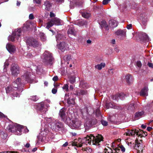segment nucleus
Wrapping results in <instances>:
<instances>
[{
	"instance_id": "obj_1",
	"label": "nucleus",
	"mask_w": 153,
	"mask_h": 153,
	"mask_svg": "<svg viewBox=\"0 0 153 153\" xmlns=\"http://www.w3.org/2000/svg\"><path fill=\"white\" fill-rule=\"evenodd\" d=\"M103 137L101 135L98 134L96 137L93 135L90 136L88 135L87 137L83 139L82 140L81 138L78 139H75L72 142V145L77 147H81L82 146V142H85L86 144H88L91 145H98L99 143L102 140Z\"/></svg>"
},
{
	"instance_id": "obj_2",
	"label": "nucleus",
	"mask_w": 153,
	"mask_h": 153,
	"mask_svg": "<svg viewBox=\"0 0 153 153\" xmlns=\"http://www.w3.org/2000/svg\"><path fill=\"white\" fill-rule=\"evenodd\" d=\"M142 140L137 139L135 141L134 146V149L137 150V153H140L142 152L143 149V146L142 144Z\"/></svg>"
},
{
	"instance_id": "obj_3",
	"label": "nucleus",
	"mask_w": 153,
	"mask_h": 153,
	"mask_svg": "<svg viewBox=\"0 0 153 153\" xmlns=\"http://www.w3.org/2000/svg\"><path fill=\"white\" fill-rule=\"evenodd\" d=\"M24 128V127L21 125L17 124L14 128L13 127L10 129V131L15 133V134L20 135L22 134V130Z\"/></svg>"
},
{
	"instance_id": "obj_4",
	"label": "nucleus",
	"mask_w": 153,
	"mask_h": 153,
	"mask_svg": "<svg viewBox=\"0 0 153 153\" xmlns=\"http://www.w3.org/2000/svg\"><path fill=\"white\" fill-rule=\"evenodd\" d=\"M20 30L18 29L13 32L12 36H10L9 37V40L12 42H13L16 39H18L20 36Z\"/></svg>"
},
{
	"instance_id": "obj_5",
	"label": "nucleus",
	"mask_w": 153,
	"mask_h": 153,
	"mask_svg": "<svg viewBox=\"0 0 153 153\" xmlns=\"http://www.w3.org/2000/svg\"><path fill=\"white\" fill-rule=\"evenodd\" d=\"M6 48L10 53H15L16 50V47L14 45L10 43L7 44Z\"/></svg>"
},
{
	"instance_id": "obj_6",
	"label": "nucleus",
	"mask_w": 153,
	"mask_h": 153,
	"mask_svg": "<svg viewBox=\"0 0 153 153\" xmlns=\"http://www.w3.org/2000/svg\"><path fill=\"white\" fill-rule=\"evenodd\" d=\"M27 45L33 47H37L39 45V42L37 40L34 39L27 40Z\"/></svg>"
},
{
	"instance_id": "obj_7",
	"label": "nucleus",
	"mask_w": 153,
	"mask_h": 153,
	"mask_svg": "<svg viewBox=\"0 0 153 153\" xmlns=\"http://www.w3.org/2000/svg\"><path fill=\"white\" fill-rule=\"evenodd\" d=\"M126 135H133L135 134L137 135H139L140 133L139 132V131L138 130L133 129L131 130H128L127 132L125 133Z\"/></svg>"
},
{
	"instance_id": "obj_8",
	"label": "nucleus",
	"mask_w": 153,
	"mask_h": 153,
	"mask_svg": "<svg viewBox=\"0 0 153 153\" xmlns=\"http://www.w3.org/2000/svg\"><path fill=\"white\" fill-rule=\"evenodd\" d=\"M58 48L62 51H64L68 48L67 44L65 42H62L58 45Z\"/></svg>"
},
{
	"instance_id": "obj_9",
	"label": "nucleus",
	"mask_w": 153,
	"mask_h": 153,
	"mask_svg": "<svg viewBox=\"0 0 153 153\" xmlns=\"http://www.w3.org/2000/svg\"><path fill=\"white\" fill-rule=\"evenodd\" d=\"M12 75L13 76H16L19 73V68L16 66H12L11 68Z\"/></svg>"
},
{
	"instance_id": "obj_10",
	"label": "nucleus",
	"mask_w": 153,
	"mask_h": 153,
	"mask_svg": "<svg viewBox=\"0 0 153 153\" xmlns=\"http://www.w3.org/2000/svg\"><path fill=\"white\" fill-rule=\"evenodd\" d=\"M71 122V125L75 128H78L81 126V122L77 120H72Z\"/></svg>"
},
{
	"instance_id": "obj_11",
	"label": "nucleus",
	"mask_w": 153,
	"mask_h": 153,
	"mask_svg": "<svg viewBox=\"0 0 153 153\" xmlns=\"http://www.w3.org/2000/svg\"><path fill=\"white\" fill-rule=\"evenodd\" d=\"M31 74L28 72L26 73L23 76V79L25 80V81L27 82L31 83L32 80L30 78Z\"/></svg>"
},
{
	"instance_id": "obj_12",
	"label": "nucleus",
	"mask_w": 153,
	"mask_h": 153,
	"mask_svg": "<svg viewBox=\"0 0 153 153\" xmlns=\"http://www.w3.org/2000/svg\"><path fill=\"white\" fill-rule=\"evenodd\" d=\"M45 59L47 61H51L52 59V55L48 51H46L43 54Z\"/></svg>"
},
{
	"instance_id": "obj_13",
	"label": "nucleus",
	"mask_w": 153,
	"mask_h": 153,
	"mask_svg": "<svg viewBox=\"0 0 153 153\" xmlns=\"http://www.w3.org/2000/svg\"><path fill=\"white\" fill-rule=\"evenodd\" d=\"M148 87L147 86L144 87L141 90L140 92V95L142 96H146L148 95Z\"/></svg>"
},
{
	"instance_id": "obj_14",
	"label": "nucleus",
	"mask_w": 153,
	"mask_h": 153,
	"mask_svg": "<svg viewBox=\"0 0 153 153\" xmlns=\"http://www.w3.org/2000/svg\"><path fill=\"white\" fill-rule=\"evenodd\" d=\"M118 25V23L116 21L114 20H111L109 21V27L114 28L116 27Z\"/></svg>"
},
{
	"instance_id": "obj_15",
	"label": "nucleus",
	"mask_w": 153,
	"mask_h": 153,
	"mask_svg": "<svg viewBox=\"0 0 153 153\" xmlns=\"http://www.w3.org/2000/svg\"><path fill=\"white\" fill-rule=\"evenodd\" d=\"M126 29L119 30L115 33L116 34L118 35H120L122 36L126 37Z\"/></svg>"
},
{
	"instance_id": "obj_16",
	"label": "nucleus",
	"mask_w": 153,
	"mask_h": 153,
	"mask_svg": "<svg viewBox=\"0 0 153 153\" xmlns=\"http://www.w3.org/2000/svg\"><path fill=\"white\" fill-rule=\"evenodd\" d=\"M120 149L123 152H125V148L122 145H119L117 148H115L114 150L115 151V152L117 153H118Z\"/></svg>"
},
{
	"instance_id": "obj_17",
	"label": "nucleus",
	"mask_w": 153,
	"mask_h": 153,
	"mask_svg": "<svg viewBox=\"0 0 153 153\" xmlns=\"http://www.w3.org/2000/svg\"><path fill=\"white\" fill-rule=\"evenodd\" d=\"M105 66V64L104 62H102L100 64H97L95 66V68L98 70H101L104 68Z\"/></svg>"
},
{
	"instance_id": "obj_18",
	"label": "nucleus",
	"mask_w": 153,
	"mask_h": 153,
	"mask_svg": "<svg viewBox=\"0 0 153 153\" xmlns=\"http://www.w3.org/2000/svg\"><path fill=\"white\" fill-rule=\"evenodd\" d=\"M144 112L143 111L136 113L134 116L135 119L137 120L139 119L144 114Z\"/></svg>"
},
{
	"instance_id": "obj_19",
	"label": "nucleus",
	"mask_w": 153,
	"mask_h": 153,
	"mask_svg": "<svg viewBox=\"0 0 153 153\" xmlns=\"http://www.w3.org/2000/svg\"><path fill=\"white\" fill-rule=\"evenodd\" d=\"M46 24L47 26L46 27L48 29H49L52 26L54 25L53 21V19L48 21L47 23Z\"/></svg>"
},
{
	"instance_id": "obj_20",
	"label": "nucleus",
	"mask_w": 153,
	"mask_h": 153,
	"mask_svg": "<svg viewBox=\"0 0 153 153\" xmlns=\"http://www.w3.org/2000/svg\"><path fill=\"white\" fill-rule=\"evenodd\" d=\"M71 115H69L68 116V117H67L65 118H65L63 120L64 121L66 122L68 124H70L71 123Z\"/></svg>"
},
{
	"instance_id": "obj_21",
	"label": "nucleus",
	"mask_w": 153,
	"mask_h": 153,
	"mask_svg": "<svg viewBox=\"0 0 153 153\" xmlns=\"http://www.w3.org/2000/svg\"><path fill=\"white\" fill-rule=\"evenodd\" d=\"M53 21L54 24H55L56 25H59L61 24V21L59 19L56 18H55L53 19Z\"/></svg>"
},
{
	"instance_id": "obj_22",
	"label": "nucleus",
	"mask_w": 153,
	"mask_h": 153,
	"mask_svg": "<svg viewBox=\"0 0 153 153\" xmlns=\"http://www.w3.org/2000/svg\"><path fill=\"white\" fill-rule=\"evenodd\" d=\"M59 115L63 120L65 118V116L64 109H61L60 110Z\"/></svg>"
},
{
	"instance_id": "obj_23",
	"label": "nucleus",
	"mask_w": 153,
	"mask_h": 153,
	"mask_svg": "<svg viewBox=\"0 0 153 153\" xmlns=\"http://www.w3.org/2000/svg\"><path fill=\"white\" fill-rule=\"evenodd\" d=\"M86 93V92L82 90H79L77 91V95H82L85 94Z\"/></svg>"
},
{
	"instance_id": "obj_24",
	"label": "nucleus",
	"mask_w": 153,
	"mask_h": 153,
	"mask_svg": "<svg viewBox=\"0 0 153 153\" xmlns=\"http://www.w3.org/2000/svg\"><path fill=\"white\" fill-rule=\"evenodd\" d=\"M82 16L85 18H88L91 16V14L90 13L87 12H84L82 13Z\"/></svg>"
},
{
	"instance_id": "obj_25",
	"label": "nucleus",
	"mask_w": 153,
	"mask_h": 153,
	"mask_svg": "<svg viewBox=\"0 0 153 153\" xmlns=\"http://www.w3.org/2000/svg\"><path fill=\"white\" fill-rule=\"evenodd\" d=\"M104 153H113L112 150L110 148L108 147L105 148L104 151Z\"/></svg>"
},
{
	"instance_id": "obj_26",
	"label": "nucleus",
	"mask_w": 153,
	"mask_h": 153,
	"mask_svg": "<svg viewBox=\"0 0 153 153\" xmlns=\"http://www.w3.org/2000/svg\"><path fill=\"white\" fill-rule=\"evenodd\" d=\"M68 32V34H70L74 35L75 34V30L73 28H71L69 29Z\"/></svg>"
},
{
	"instance_id": "obj_27",
	"label": "nucleus",
	"mask_w": 153,
	"mask_h": 153,
	"mask_svg": "<svg viewBox=\"0 0 153 153\" xmlns=\"http://www.w3.org/2000/svg\"><path fill=\"white\" fill-rule=\"evenodd\" d=\"M109 107L110 108L115 109L119 108V107L114 104H112L111 103H109Z\"/></svg>"
},
{
	"instance_id": "obj_28",
	"label": "nucleus",
	"mask_w": 153,
	"mask_h": 153,
	"mask_svg": "<svg viewBox=\"0 0 153 153\" xmlns=\"http://www.w3.org/2000/svg\"><path fill=\"white\" fill-rule=\"evenodd\" d=\"M64 59H65L66 60L69 61H72V60L71 56L70 55H67L65 57Z\"/></svg>"
},
{
	"instance_id": "obj_29",
	"label": "nucleus",
	"mask_w": 153,
	"mask_h": 153,
	"mask_svg": "<svg viewBox=\"0 0 153 153\" xmlns=\"http://www.w3.org/2000/svg\"><path fill=\"white\" fill-rule=\"evenodd\" d=\"M67 103L69 104H74L75 103L74 100V99H71L70 100V99H68L67 100Z\"/></svg>"
},
{
	"instance_id": "obj_30",
	"label": "nucleus",
	"mask_w": 153,
	"mask_h": 153,
	"mask_svg": "<svg viewBox=\"0 0 153 153\" xmlns=\"http://www.w3.org/2000/svg\"><path fill=\"white\" fill-rule=\"evenodd\" d=\"M131 76L130 75H127L125 76V79L126 81L129 83V80L130 79Z\"/></svg>"
},
{
	"instance_id": "obj_31",
	"label": "nucleus",
	"mask_w": 153,
	"mask_h": 153,
	"mask_svg": "<svg viewBox=\"0 0 153 153\" xmlns=\"http://www.w3.org/2000/svg\"><path fill=\"white\" fill-rule=\"evenodd\" d=\"M135 106L134 104H131L128 107V109L130 110H133L134 108H135Z\"/></svg>"
},
{
	"instance_id": "obj_32",
	"label": "nucleus",
	"mask_w": 153,
	"mask_h": 153,
	"mask_svg": "<svg viewBox=\"0 0 153 153\" xmlns=\"http://www.w3.org/2000/svg\"><path fill=\"white\" fill-rule=\"evenodd\" d=\"M62 88L66 91H68V86L67 84L65 85Z\"/></svg>"
},
{
	"instance_id": "obj_33",
	"label": "nucleus",
	"mask_w": 153,
	"mask_h": 153,
	"mask_svg": "<svg viewBox=\"0 0 153 153\" xmlns=\"http://www.w3.org/2000/svg\"><path fill=\"white\" fill-rule=\"evenodd\" d=\"M21 81V79H20L18 78L15 81V82H14L13 83V85H14V84L15 83H16L17 84V85H19V83Z\"/></svg>"
},
{
	"instance_id": "obj_34",
	"label": "nucleus",
	"mask_w": 153,
	"mask_h": 153,
	"mask_svg": "<svg viewBox=\"0 0 153 153\" xmlns=\"http://www.w3.org/2000/svg\"><path fill=\"white\" fill-rule=\"evenodd\" d=\"M31 99L33 101H36L38 99V98L36 96H34L31 97Z\"/></svg>"
},
{
	"instance_id": "obj_35",
	"label": "nucleus",
	"mask_w": 153,
	"mask_h": 153,
	"mask_svg": "<svg viewBox=\"0 0 153 153\" xmlns=\"http://www.w3.org/2000/svg\"><path fill=\"white\" fill-rule=\"evenodd\" d=\"M111 0H103L102 1V4L106 5L108 4Z\"/></svg>"
},
{
	"instance_id": "obj_36",
	"label": "nucleus",
	"mask_w": 153,
	"mask_h": 153,
	"mask_svg": "<svg viewBox=\"0 0 153 153\" xmlns=\"http://www.w3.org/2000/svg\"><path fill=\"white\" fill-rule=\"evenodd\" d=\"M103 24L102 25V26L105 28H106V29L108 30V26L107 25V24H106V23L105 22L103 21Z\"/></svg>"
},
{
	"instance_id": "obj_37",
	"label": "nucleus",
	"mask_w": 153,
	"mask_h": 153,
	"mask_svg": "<svg viewBox=\"0 0 153 153\" xmlns=\"http://www.w3.org/2000/svg\"><path fill=\"white\" fill-rule=\"evenodd\" d=\"M101 123L102 125L104 126H106L108 124L107 122L105 120H102L101 121Z\"/></svg>"
},
{
	"instance_id": "obj_38",
	"label": "nucleus",
	"mask_w": 153,
	"mask_h": 153,
	"mask_svg": "<svg viewBox=\"0 0 153 153\" xmlns=\"http://www.w3.org/2000/svg\"><path fill=\"white\" fill-rule=\"evenodd\" d=\"M137 65L140 68L142 66V63L140 61H137Z\"/></svg>"
},
{
	"instance_id": "obj_39",
	"label": "nucleus",
	"mask_w": 153,
	"mask_h": 153,
	"mask_svg": "<svg viewBox=\"0 0 153 153\" xmlns=\"http://www.w3.org/2000/svg\"><path fill=\"white\" fill-rule=\"evenodd\" d=\"M3 133L1 135V137L3 138L4 139L5 138H6L7 137V135L6 134H4V135H3Z\"/></svg>"
},
{
	"instance_id": "obj_40",
	"label": "nucleus",
	"mask_w": 153,
	"mask_h": 153,
	"mask_svg": "<svg viewBox=\"0 0 153 153\" xmlns=\"http://www.w3.org/2000/svg\"><path fill=\"white\" fill-rule=\"evenodd\" d=\"M11 87H8L6 88V90L7 93H8L10 90Z\"/></svg>"
},
{
	"instance_id": "obj_41",
	"label": "nucleus",
	"mask_w": 153,
	"mask_h": 153,
	"mask_svg": "<svg viewBox=\"0 0 153 153\" xmlns=\"http://www.w3.org/2000/svg\"><path fill=\"white\" fill-rule=\"evenodd\" d=\"M57 91V90L56 89L53 88L52 89V91L53 94H56Z\"/></svg>"
},
{
	"instance_id": "obj_42",
	"label": "nucleus",
	"mask_w": 153,
	"mask_h": 153,
	"mask_svg": "<svg viewBox=\"0 0 153 153\" xmlns=\"http://www.w3.org/2000/svg\"><path fill=\"white\" fill-rule=\"evenodd\" d=\"M41 0H33V2L37 4H40Z\"/></svg>"
},
{
	"instance_id": "obj_43",
	"label": "nucleus",
	"mask_w": 153,
	"mask_h": 153,
	"mask_svg": "<svg viewBox=\"0 0 153 153\" xmlns=\"http://www.w3.org/2000/svg\"><path fill=\"white\" fill-rule=\"evenodd\" d=\"M56 126L58 128H60L61 126V124L60 123H57L56 124Z\"/></svg>"
},
{
	"instance_id": "obj_44",
	"label": "nucleus",
	"mask_w": 153,
	"mask_h": 153,
	"mask_svg": "<svg viewBox=\"0 0 153 153\" xmlns=\"http://www.w3.org/2000/svg\"><path fill=\"white\" fill-rule=\"evenodd\" d=\"M58 80V77L57 76H54L53 78V80L54 81H56Z\"/></svg>"
},
{
	"instance_id": "obj_45",
	"label": "nucleus",
	"mask_w": 153,
	"mask_h": 153,
	"mask_svg": "<svg viewBox=\"0 0 153 153\" xmlns=\"http://www.w3.org/2000/svg\"><path fill=\"white\" fill-rule=\"evenodd\" d=\"M29 18L30 19H34V16L33 14H31L29 15Z\"/></svg>"
},
{
	"instance_id": "obj_46",
	"label": "nucleus",
	"mask_w": 153,
	"mask_h": 153,
	"mask_svg": "<svg viewBox=\"0 0 153 153\" xmlns=\"http://www.w3.org/2000/svg\"><path fill=\"white\" fill-rule=\"evenodd\" d=\"M131 27L132 25L131 24L128 25L127 26V28L128 29H131Z\"/></svg>"
},
{
	"instance_id": "obj_47",
	"label": "nucleus",
	"mask_w": 153,
	"mask_h": 153,
	"mask_svg": "<svg viewBox=\"0 0 153 153\" xmlns=\"http://www.w3.org/2000/svg\"><path fill=\"white\" fill-rule=\"evenodd\" d=\"M4 117V115L2 113L0 112V118H2Z\"/></svg>"
},
{
	"instance_id": "obj_48",
	"label": "nucleus",
	"mask_w": 153,
	"mask_h": 153,
	"mask_svg": "<svg viewBox=\"0 0 153 153\" xmlns=\"http://www.w3.org/2000/svg\"><path fill=\"white\" fill-rule=\"evenodd\" d=\"M148 65L149 66L150 68H153V64L151 63H149L148 64Z\"/></svg>"
},
{
	"instance_id": "obj_49",
	"label": "nucleus",
	"mask_w": 153,
	"mask_h": 153,
	"mask_svg": "<svg viewBox=\"0 0 153 153\" xmlns=\"http://www.w3.org/2000/svg\"><path fill=\"white\" fill-rule=\"evenodd\" d=\"M127 145L129 146H130V147H131V144H132V143L131 142H127Z\"/></svg>"
},
{
	"instance_id": "obj_50",
	"label": "nucleus",
	"mask_w": 153,
	"mask_h": 153,
	"mask_svg": "<svg viewBox=\"0 0 153 153\" xmlns=\"http://www.w3.org/2000/svg\"><path fill=\"white\" fill-rule=\"evenodd\" d=\"M147 130L148 131H150L151 130H152V128L151 127H148L147 128Z\"/></svg>"
},
{
	"instance_id": "obj_51",
	"label": "nucleus",
	"mask_w": 153,
	"mask_h": 153,
	"mask_svg": "<svg viewBox=\"0 0 153 153\" xmlns=\"http://www.w3.org/2000/svg\"><path fill=\"white\" fill-rule=\"evenodd\" d=\"M50 16L51 17H54L55 16V15L52 12H51L50 14Z\"/></svg>"
},
{
	"instance_id": "obj_52",
	"label": "nucleus",
	"mask_w": 153,
	"mask_h": 153,
	"mask_svg": "<svg viewBox=\"0 0 153 153\" xmlns=\"http://www.w3.org/2000/svg\"><path fill=\"white\" fill-rule=\"evenodd\" d=\"M115 40L114 39H113L111 41V43L113 44H115Z\"/></svg>"
},
{
	"instance_id": "obj_53",
	"label": "nucleus",
	"mask_w": 153,
	"mask_h": 153,
	"mask_svg": "<svg viewBox=\"0 0 153 153\" xmlns=\"http://www.w3.org/2000/svg\"><path fill=\"white\" fill-rule=\"evenodd\" d=\"M8 0H0V3H2L5 1H7Z\"/></svg>"
},
{
	"instance_id": "obj_54",
	"label": "nucleus",
	"mask_w": 153,
	"mask_h": 153,
	"mask_svg": "<svg viewBox=\"0 0 153 153\" xmlns=\"http://www.w3.org/2000/svg\"><path fill=\"white\" fill-rule=\"evenodd\" d=\"M68 143L67 142H66L65 143H64V144H63V146L64 147H65L68 146Z\"/></svg>"
},
{
	"instance_id": "obj_55",
	"label": "nucleus",
	"mask_w": 153,
	"mask_h": 153,
	"mask_svg": "<svg viewBox=\"0 0 153 153\" xmlns=\"http://www.w3.org/2000/svg\"><path fill=\"white\" fill-rule=\"evenodd\" d=\"M30 146V144L28 143H27L25 145V147L27 148H28Z\"/></svg>"
},
{
	"instance_id": "obj_56",
	"label": "nucleus",
	"mask_w": 153,
	"mask_h": 153,
	"mask_svg": "<svg viewBox=\"0 0 153 153\" xmlns=\"http://www.w3.org/2000/svg\"><path fill=\"white\" fill-rule=\"evenodd\" d=\"M87 42L88 44H91V41L90 40H87Z\"/></svg>"
},
{
	"instance_id": "obj_57",
	"label": "nucleus",
	"mask_w": 153,
	"mask_h": 153,
	"mask_svg": "<svg viewBox=\"0 0 153 153\" xmlns=\"http://www.w3.org/2000/svg\"><path fill=\"white\" fill-rule=\"evenodd\" d=\"M141 126L143 128H146V126L144 125H142Z\"/></svg>"
},
{
	"instance_id": "obj_58",
	"label": "nucleus",
	"mask_w": 153,
	"mask_h": 153,
	"mask_svg": "<svg viewBox=\"0 0 153 153\" xmlns=\"http://www.w3.org/2000/svg\"><path fill=\"white\" fill-rule=\"evenodd\" d=\"M37 149V148H34L33 150H32V151L33 152H35V151H36Z\"/></svg>"
},
{
	"instance_id": "obj_59",
	"label": "nucleus",
	"mask_w": 153,
	"mask_h": 153,
	"mask_svg": "<svg viewBox=\"0 0 153 153\" xmlns=\"http://www.w3.org/2000/svg\"><path fill=\"white\" fill-rule=\"evenodd\" d=\"M0 153H11V152H0Z\"/></svg>"
},
{
	"instance_id": "obj_60",
	"label": "nucleus",
	"mask_w": 153,
	"mask_h": 153,
	"mask_svg": "<svg viewBox=\"0 0 153 153\" xmlns=\"http://www.w3.org/2000/svg\"><path fill=\"white\" fill-rule=\"evenodd\" d=\"M20 4V2L17 1V6H19Z\"/></svg>"
},
{
	"instance_id": "obj_61",
	"label": "nucleus",
	"mask_w": 153,
	"mask_h": 153,
	"mask_svg": "<svg viewBox=\"0 0 153 153\" xmlns=\"http://www.w3.org/2000/svg\"><path fill=\"white\" fill-rule=\"evenodd\" d=\"M41 39L42 41H44L45 40V39L44 37H43V38Z\"/></svg>"
},
{
	"instance_id": "obj_62",
	"label": "nucleus",
	"mask_w": 153,
	"mask_h": 153,
	"mask_svg": "<svg viewBox=\"0 0 153 153\" xmlns=\"http://www.w3.org/2000/svg\"><path fill=\"white\" fill-rule=\"evenodd\" d=\"M121 139H118L117 140V141L118 142H120L121 141Z\"/></svg>"
},
{
	"instance_id": "obj_63",
	"label": "nucleus",
	"mask_w": 153,
	"mask_h": 153,
	"mask_svg": "<svg viewBox=\"0 0 153 153\" xmlns=\"http://www.w3.org/2000/svg\"><path fill=\"white\" fill-rule=\"evenodd\" d=\"M87 150H89V152H91V149H85V150L86 151H87Z\"/></svg>"
},
{
	"instance_id": "obj_64",
	"label": "nucleus",
	"mask_w": 153,
	"mask_h": 153,
	"mask_svg": "<svg viewBox=\"0 0 153 153\" xmlns=\"http://www.w3.org/2000/svg\"><path fill=\"white\" fill-rule=\"evenodd\" d=\"M108 71L109 72H112V69H110V70H108Z\"/></svg>"
}]
</instances>
